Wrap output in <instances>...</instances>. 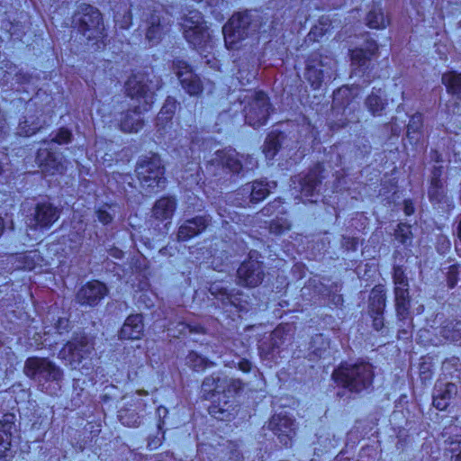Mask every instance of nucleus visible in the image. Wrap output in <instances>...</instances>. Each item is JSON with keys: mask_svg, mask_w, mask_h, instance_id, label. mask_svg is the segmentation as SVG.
Masks as SVG:
<instances>
[{"mask_svg": "<svg viewBox=\"0 0 461 461\" xmlns=\"http://www.w3.org/2000/svg\"><path fill=\"white\" fill-rule=\"evenodd\" d=\"M162 10H154L148 21V30L146 38L150 45L156 44L161 38V35L167 32L168 23L162 15Z\"/></svg>", "mask_w": 461, "mask_h": 461, "instance_id": "25", "label": "nucleus"}, {"mask_svg": "<svg viewBox=\"0 0 461 461\" xmlns=\"http://www.w3.org/2000/svg\"><path fill=\"white\" fill-rule=\"evenodd\" d=\"M378 50V45L375 41L366 42V49H355L351 50V60L354 66H358L359 68L366 67V63L375 55Z\"/></svg>", "mask_w": 461, "mask_h": 461, "instance_id": "31", "label": "nucleus"}, {"mask_svg": "<svg viewBox=\"0 0 461 461\" xmlns=\"http://www.w3.org/2000/svg\"><path fill=\"white\" fill-rule=\"evenodd\" d=\"M394 284L395 309L398 316L408 314L410 307L409 281L402 267L394 266L393 273Z\"/></svg>", "mask_w": 461, "mask_h": 461, "instance_id": "14", "label": "nucleus"}, {"mask_svg": "<svg viewBox=\"0 0 461 461\" xmlns=\"http://www.w3.org/2000/svg\"><path fill=\"white\" fill-rule=\"evenodd\" d=\"M173 68L180 81L181 86L188 95L196 96L202 94L203 89L202 80L187 62L182 59H176L173 62Z\"/></svg>", "mask_w": 461, "mask_h": 461, "instance_id": "15", "label": "nucleus"}, {"mask_svg": "<svg viewBox=\"0 0 461 461\" xmlns=\"http://www.w3.org/2000/svg\"><path fill=\"white\" fill-rule=\"evenodd\" d=\"M71 140V131L66 128H60L50 141H45L44 143L47 144L48 147H50L54 143L59 145L68 144ZM36 161L41 167L42 171L50 175H54L56 173L61 174L66 169V160L64 158L50 151V148L39 149L36 156Z\"/></svg>", "mask_w": 461, "mask_h": 461, "instance_id": "6", "label": "nucleus"}, {"mask_svg": "<svg viewBox=\"0 0 461 461\" xmlns=\"http://www.w3.org/2000/svg\"><path fill=\"white\" fill-rule=\"evenodd\" d=\"M358 241L357 239H345V242L343 243L344 246H347L348 249H351L355 250L357 247Z\"/></svg>", "mask_w": 461, "mask_h": 461, "instance_id": "55", "label": "nucleus"}, {"mask_svg": "<svg viewBox=\"0 0 461 461\" xmlns=\"http://www.w3.org/2000/svg\"><path fill=\"white\" fill-rule=\"evenodd\" d=\"M455 321H456V323L453 325L454 331H453L451 338L453 339H457L461 338V319L460 320L456 319Z\"/></svg>", "mask_w": 461, "mask_h": 461, "instance_id": "54", "label": "nucleus"}, {"mask_svg": "<svg viewBox=\"0 0 461 461\" xmlns=\"http://www.w3.org/2000/svg\"><path fill=\"white\" fill-rule=\"evenodd\" d=\"M264 216H270L275 213L276 214H284L285 212V208L283 206V202L281 199H276L273 202L269 203L267 206H265L261 212Z\"/></svg>", "mask_w": 461, "mask_h": 461, "instance_id": "47", "label": "nucleus"}, {"mask_svg": "<svg viewBox=\"0 0 461 461\" xmlns=\"http://www.w3.org/2000/svg\"><path fill=\"white\" fill-rule=\"evenodd\" d=\"M68 322H69V319H67V318H64V319H58V324H57V330L59 331V333H62V331H60V329L61 327H65L67 328L68 326Z\"/></svg>", "mask_w": 461, "mask_h": 461, "instance_id": "57", "label": "nucleus"}, {"mask_svg": "<svg viewBox=\"0 0 461 461\" xmlns=\"http://www.w3.org/2000/svg\"><path fill=\"white\" fill-rule=\"evenodd\" d=\"M95 213L98 221L102 224L108 225L113 221L116 213V205L105 203L100 206Z\"/></svg>", "mask_w": 461, "mask_h": 461, "instance_id": "40", "label": "nucleus"}, {"mask_svg": "<svg viewBox=\"0 0 461 461\" xmlns=\"http://www.w3.org/2000/svg\"><path fill=\"white\" fill-rule=\"evenodd\" d=\"M268 428L277 435L281 443L287 446L294 432V420L286 415L276 414L270 419Z\"/></svg>", "mask_w": 461, "mask_h": 461, "instance_id": "23", "label": "nucleus"}, {"mask_svg": "<svg viewBox=\"0 0 461 461\" xmlns=\"http://www.w3.org/2000/svg\"><path fill=\"white\" fill-rule=\"evenodd\" d=\"M242 388L243 383L240 379L214 373L203 379L201 393L204 400L212 401L209 412L218 420H229L237 407L235 396Z\"/></svg>", "mask_w": 461, "mask_h": 461, "instance_id": "1", "label": "nucleus"}, {"mask_svg": "<svg viewBox=\"0 0 461 461\" xmlns=\"http://www.w3.org/2000/svg\"><path fill=\"white\" fill-rule=\"evenodd\" d=\"M125 92L137 104L121 114L119 127L122 132L136 133L143 128L141 114L151 109L155 101V92L148 85L144 74L132 75L125 83Z\"/></svg>", "mask_w": 461, "mask_h": 461, "instance_id": "2", "label": "nucleus"}, {"mask_svg": "<svg viewBox=\"0 0 461 461\" xmlns=\"http://www.w3.org/2000/svg\"><path fill=\"white\" fill-rule=\"evenodd\" d=\"M94 349L93 339L83 334L68 342L59 355L71 364H79L84 358L88 357Z\"/></svg>", "mask_w": 461, "mask_h": 461, "instance_id": "12", "label": "nucleus"}, {"mask_svg": "<svg viewBox=\"0 0 461 461\" xmlns=\"http://www.w3.org/2000/svg\"><path fill=\"white\" fill-rule=\"evenodd\" d=\"M258 24L252 22L249 12L234 14L222 27L226 48L238 49V44L256 32Z\"/></svg>", "mask_w": 461, "mask_h": 461, "instance_id": "7", "label": "nucleus"}, {"mask_svg": "<svg viewBox=\"0 0 461 461\" xmlns=\"http://www.w3.org/2000/svg\"><path fill=\"white\" fill-rule=\"evenodd\" d=\"M374 376L373 366L368 362L341 364L332 373V378L338 385L355 393L369 389L373 384Z\"/></svg>", "mask_w": 461, "mask_h": 461, "instance_id": "4", "label": "nucleus"}, {"mask_svg": "<svg viewBox=\"0 0 461 461\" xmlns=\"http://www.w3.org/2000/svg\"><path fill=\"white\" fill-rule=\"evenodd\" d=\"M23 372L29 378L39 382H59L63 377L62 370L45 357H28L24 364Z\"/></svg>", "mask_w": 461, "mask_h": 461, "instance_id": "9", "label": "nucleus"}, {"mask_svg": "<svg viewBox=\"0 0 461 461\" xmlns=\"http://www.w3.org/2000/svg\"><path fill=\"white\" fill-rule=\"evenodd\" d=\"M384 93L382 89L374 88L372 93L366 99V105L368 111L374 115H381L387 103L384 98Z\"/></svg>", "mask_w": 461, "mask_h": 461, "instance_id": "33", "label": "nucleus"}, {"mask_svg": "<svg viewBox=\"0 0 461 461\" xmlns=\"http://www.w3.org/2000/svg\"><path fill=\"white\" fill-rule=\"evenodd\" d=\"M182 27L186 41L203 56L204 62L210 68L219 70L221 63L212 53L213 41L201 13L190 11L184 17Z\"/></svg>", "mask_w": 461, "mask_h": 461, "instance_id": "3", "label": "nucleus"}, {"mask_svg": "<svg viewBox=\"0 0 461 461\" xmlns=\"http://www.w3.org/2000/svg\"><path fill=\"white\" fill-rule=\"evenodd\" d=\"M456 393L457 387L454 383L438 382L433 393V406L439 411H445Z\"/></svg>", "mask_w": 461, "mask_h": 461, "instance_id": "24", "label": "nucleus"}, {"mask_svg": "<svg viewBox=\"0 0 461 461\" xmlns=\"http://www.w3.org/2000/svg\"><path fill=\"white\" fill-rule=\"evenodd\" d=\"M136 171L140 185L147 193H157L165 188V169L158 155L141 159Z\"/></svg>", "mask_w": 461, "mask_h": 461, "instance_id": "5", "label": "nucleus"}, {"mask_svg": "<svg viewBox=\"0 0 461 461\" xmlns=\"http://www.w3.org/2000/svg\"><path fill=\"white\" fill-rule=\"evenodd\" d=\"M443 175V167L442 166H435L431 170V176L429 183L435 182H444L441 178Z\"/></svg>", "mask_w": 461, "mask_h": 461, "instance_id": "52", "label": "nucleus"}, {"mask_svg": "<svg viewBox=\"0 0 461 461\" xmlns=\"http://www.w3.org/2000/svg\"><path fill=\"white\" fill-rule=\"evenodd\" d=\"M187 364L194 369L198 371L206 366L205 359L199 356L196 352L191 351L186 357Z\"/></svg>", "mask_w": 461, "mask_h": 461, "instance_id": "49", "label": "nucleus"}, {"mask_svg": "<svg viewBox=\"0 0 461 461\" xmlns=\"http://www.w3.org/2000/svg\"><path fill=\"white\" fill-rule=\"evenodd\" d=\"M238 368L243 373H249L251 371L252 364L249 360L242 358L238 362Z\"/></svg>", "mask_w": 461, "mask_h": 461, "instance_id": "53", "label": "nucleus"}, {"mask_svg": "<svg viewBox=\"0 0 461 461\" xmlns=\"http://www.w3.org/2000/svg\"><path fill=\"white\" fill-rule=\"evenodd\" d=\"M144 331L142 319H125L119 332L121 339H140Z\"/></svg>", "mask_w": 461, "mask_h": 461, "instance_id": "30", "label": "nucleus"}, {"mask_svg": "<svg viewBox=\"0 0 461 461\" xmlns=\"http://www.w3.org/2000/svg\"><path fill=\"white\" fill-rule=\"evenodd\" d=\"M19 260L21 262L20 268L33 270L37 266L41 265L42 258L37 250H33L19 256Z\"/></svg>", "mask_w": 461, "mask_h": 461, "instance_id": "39", "label": "nucleus"}, {"mask_svg": "<svg viewBox=\"0 0 461 461\" xmlns=\"http://www.w3.org/2000/svg\"><path fill=\"white\" fill-rule=\"evenodd\" d=\"M404 212L406 215H411L414 212V206L411 201H404Z\"/></svg>", "mask_w": 461, "mask_h": 461, "instance_id": "56", "label": "nucleus"}, {"mask_svg": "<svg viewBox=\"0 0 461 461\" xmlns=\"http://www.w3.org/2000/svg\"><path fill=\"white\" fill-rule=\"evenodd\" d=\"M330 342L322 334H316L312 338L311 349L312 352L321 357L324 351L329 348Z\"/></svg>", "mask_w": 461, "mask_h": 461, "instance_id": "43", "label": "nucleus"}, {"mask_svg": "<svg viewBox=\"0 0 461 461\" xmlns=\"http://www.w3.org/2000/svg\"><path fill=\"white\" fill-rule=\"evenodd\" d=\"M112 255L116 258H121L123 255V252L120 249H114V251L112 253Z\"/></svg>", "mask_w": 461, "mask_h": 461, "instance_id": "59", "label": "nucleus"}, {"mask_svg": "<svg viewBox=\"0 0 461 461\" xmlns=\"http://www.w3.org/2000/svg\"><path fill=\"white\" fill-rule=\"evenodd\" d=\"M5 226H4V220L2 216L0 215V236L2 235L4 231Z\"/></svg>", "mask_w": 461, "mask_h": 461, "instance_id": "63", "label": "nucleus"}, {"mask_svg": "<svg viewBox=\"0 0 461 461\" xmlns=\"http://www.w3.org/2000/svg\"><path fill=\"white\" fill-rule=\"evenodd\" d=\"M117 176H118L119 178L128 177V176H122V175H121V174H119V173H117V174L115 175V174L113 173V178L114 180H116V181H118Z\"/></svg>", "mask_w": 461, "mask_h": 461, "instance_id": "64", "label": "nucleus"}, {"mask_svg": "<svg viewBox=\"0 0 461 461\" xmlns=\"http://www.w3.org/2000/svg\"><path fill=\"white\" fill-rule=\"evenodd\" d=\"M108 293L105 284L93 280L84 285L77 293L76 300L81 305L95 306Z\"/></svg>", "mask_w": 461, "mask_h": 461, "instance_id": "18", "label": "nucleus"}, {"mask_svg": "<svg viewBox=\"0 0 461 461\" xmlns=\"http://www.w3.org/2000/svg\"><path fill=\"white\" fill-rule=\"evenodd\" d=\"M270 185L264 180H256L247 184L241 189L243 194H249V202L258 203L263 201L270 193Z\"/></svg>", "mask_w": 461, "mask_h": 461, "instance_id": "29", "label": "nucleus"}, {"mask_svg": "<svg viewBox=\"0 0 461 461\" xmlns=\"http://www.w3.org/2000/svg\"><path fill=\"white\" fill-rule=\"evenodd\" d=\"M323 170L322 165L318 163L307 175L300 179L301 191L306 196H312L317 186L321 184Z\"/></svg>", "mask_w": 461, "mask_h": 461, "instance_id": "28", "label": "nucleus"}, {"mask_svg": "<svg viewBox=\"0 0 461 461\" xmlns=\"http://www.w3.org/2000/svg\"><path fill=\"white\" fill-rule=\"evenodd\" d=\"M239 284L247 287H256L261 284L264 277L263 264L252 259L244 261L237 270Z\"/></svg>", "mask_w": 461, "mask_h": 461, "instance_id": "17", "label": "nucleus"}, {"mask_svg": "<svg viewBox=\"0 0 461 461\" xmlns=\"http://www.w3.org/2000/svg\"><path fill=\"white\" fill-rule=\"evenodd\" d=\"M290 223L286 219L277 218L273 220L269 225V231L276 235H281L290 230Z\"/></svg>", "mask_w": 461, "mask_h": 461, "instance_id": "46", "label": "nucleus"}, {"mask_svg": "<svg viewBox=\"0 0 461 461\" xmlns=\"http://www.w3.org/2000/svg\"><path fill=\"white\" fill-rule=\"evenodd\" d=\"M176 210V201L172 197H162L153 206V215L158 220L171 219Z\"/></svg>", "mask_w": 461, "mask_h": 461, "instance_id": "32", "label": "nucleus"}, {"mask_svg": "<svg viewBox=\"0 0 461 461\" xmlns=\"http://www.w3.org/2000/svg\"><path fill=\"white\" fill-rule=\"evenodd\" d=\"M208 222L209 220L205 216H197L185 221L178 229L177 240L186 241L195 237L206 229Z\"/></svg>", "mask_w": 461, "mask_h": 461, "instance_id": "27", "label": "nucleus"}, {"mask_svg": "<svg viewBox=\"0 0 461 461\" xmlns=\"http://www.w3.org/2000/svg\"><path fill=\"white\" fill-rule=\"evenodd\" d=\"M177 103L175 98L168 96L160 109L157 120V131L164 136L172 127V118L176 113Z\"/></svg>", "mask_w": 461, "mask_h": 461, "instance_id": "26", "label": "nucleus"}, {"mask_svg": "<svg viewBox=\"0 0 461 461\" xmlns=\"http://www.w3.org/2000/svg\"><path fill=\"white\" fill-rule=\"evenodd\" d=\"M14 431H15V415L5 413L0 418V461L6 459Z\"/></svg>", "mask_w": 461, "mask_h": 461, "instance_id": "22", "label": "nucleus"}, {"mask_svg": "<svg viewBox=\"0 0 461 461\" xmlns=\"http://www.w3.org/2000/svg\"><path fill=\"white\" fill-rule=\"evenodd\" d=\"M249 100L244 109L246 122L254 128L265 125L272 109L268 96L258 91L251 95Z\"/></svg>", "mask_w": 461, "mask_h": 461, "instance_id": "10", "label": "nucleus"}, {"mask_svg": "<svg viewBox=\"0 0 461 461\" xmlns=\"http://www.w3.org/2000/svg\"><path fill=\"white\" fill-rule=\"evenodd\" d=\"M59 218V211L50 203H41L36 205L33 219L29 227L33 230L49 229Z\"/></svg>", "mask_w": 461, "mask_h": 461, "instance_id": "20", "label": "nucleus"}, {"mask_svg": "<svg viewBox=\"0 0 461 461\" xmlns=\"http://www.w3.org/2000/svg\"><path fill=\"white\" fill-rule=\"evenodd\" d=\"M383 320L384 319H374V325L375 327L377 326H383Z\"/></svg>", "mask_w": 461, "mask_h": 461, "instance_id": "61", "label": "nucleus"}, {"mask_svg": "<svg viewBox=\"0 0 461 461\" xmlns=\"http://www.w3.org/2000/svg\"><path fill=\"white\" fill-rule=\"evenodd\" d=\"M334 300H336V302H335L336 304H340L343 302V299H342L341 295L334 296Z\"/></svg>", "mask_w": 461, "mask_h": 461, "instance_id": "62", "label": "nucleus"}, {"mask_svg": "<svg viewBox=\"0 0 461 461\" xmlns=\"http://www.w3.org/2000/svg\"><path fill=\"white\" fill-rule=\"evenodd\" d=\"M210 294L217 300L221 302L223 307H234L238 312L248 311V295L240 290H229L226 284L222 281L212 283L209 287Z\"/></svg>", "mask_w": 461, "mask_h": 461, "instance_id": "11", "label": "nucleus"}, {"mask_svg": "<svg viewBox=\"0 0 461 461\" xmlns=\"http://www.w3.org/2000/svg\"><path fill=\"white\" fill-rule=\"evenodd\" d=\"M156 447H157V442H155L154 440L153 441H149L148 443V448L149 449L152 450V449H154Z\"/></svg>", "mask_w": 461, "mask_h": 461, "instance_id": "60", "label": "nucleus"}, {"mask_svg": "<svg viewBox=\"0 0 461 461\" xmlns=\"http://www.w3.org/2000/svg\"><path fill=\"white\" fill-rule=\"evenodd\" d=\"M293 339L292 326L281 324L277 326L267 337H264L258 342V351L261 357L274 359L281 357Z\"/></svg>", "mask_w": 461, "mask_h": 461, "instance_id": "8", "label": "nucleus"}, {"mask_svg": "<svg viewBox=\"0 0 461 461\" xmlns=\"http://www.w3.org/2000/svg\"><path fill=\"white\" fill-rule=\"evenodd\" d=\"M131 14L127 11L122 16L119 14L114 15V22L121 29H128L131 24Z\"/></svg>", "mask_w": 461, "mask_h": 461, "instance_id": "51", "label": "nucleus"}, {"mask_svg": "<svg viewBox=\"0 0 461 461\" xmlns=\"http://www.w3.org/2000/svg\"><path fill=\"white\" fill-rule=\"evenodd\" d=\"M442 83L447 93L452 95V100L447 104L448 113L461 114V73L449 71L442 75Z\"/></svg>", "mask_w": 461, "mask_h": 461, "instance_id": "19", "label": "nucleus"}, {"mask_svg": "<svg viewBox=\"0 0 461 461\" xmlns=\"http://www.w3.org/2000/svg\"><path fill=\"white\" fill-rule=\"evenodd\" d=\"M367 25L373 29H384L389 24V20L381 8L372 9L366 16Z\"/></svg>", "mask_w": 461, "mask_h": 461, "instance_id": "38", "label": "nucleus"}, {"mask_svg": "<svg viewBox=\"0 0 461 461\" xmlns=\"http://www.w3.org/2000/svg\"><path fill=\"white\" fill-rule=\"evenodd\" d=\"M429 201L434 204L447 203V189L444 182L429 183L428 189Z\"/></svg>", "mask_w": 461, "mask_h": 461, "instance_id": "37", "label": "nucleus"}, {"mask_svg": "<svg viewBox=\"0 0 461 461\" xmlns=\"http://www.w3.org/2000/svg\"><path fill=\"white\" fill-rule=\"evenodd\" d=\"M213 166L227 168L232 173H240L243 167L240 156L234 149L216 150L214 158L207 161L206 169Z\"/></svg>", "mask_w": 461, "mask_h": 461, "instance_id": "21", "label": "nucleus"}, {"mask_svg": "<svg viewBox=\"0 0 461 461\" xmlns=\"http://www.w3.org/2000/svg\"><path fill=\"white\" fill-rule=\"evenodd\" d=\"M285 136L282 132L271 131L265 141L263 152L267 159H272L277 153L284 141Z\"/></svg>", "mask_w": 461, "mask_h": 461, "instance_id": "35", "label": "nucleus"}, {"mask_svg": "<svg viewBox=\"0 0 461 461\" xmlns=\"http://www.w3.org/2000/svg\"><path fill=\"white\" fill-rule=\"evenodd\" d=\"M395 239L402 245H409L412 240V233L411 225L405 223H399L395 230Z\"/></svg>", "mask_w": 461, "mask_h": 461, "instance_id": "44", "label": "nucleus"}, {"mask_svg": "<svg viewBox=\"0 0 461 461\" xmlns=\"http://www.w3.org/2000/svg\"><path fill=\"white\" fill-rule=\"evenodd\" d=\"M369 308L372 314L379 316L384 313L385 307V294L382 287H375L370 294Z\"/></svg>", "mask_w": 461, "mask_h": 461, "instance_id": "36", "label": "nucleus"}, {"mask_svg": "<svg viewBox=\"0 0 461 461\" xmlns=\"http://www.w3.org/2000/svg\"><path fill=\"white\" fill-rule=\"evenodd\" d=\"M41 128L38 120H30L25 117L23 121L20 122L17 134L20 136H31Z\"/></svg>", "mask_w": 461, "mask_h": 461, "instance_id": "42", "label": "nucleus"}, {"mask_svg": "<svg viewBox=\"0 0 461 461\" xmlns=\"http://www.w3.org/2000/svg\"><path fill=\"white\" fill-rule=\"evenodd\" d=\"M305 78L314 89H318L325 80L335 78L334 62L319 60L315 64L310 61L306 66Z\"/></svg>", "mask_w": 461, "mask_h": 461, "instance_id": "16", "label": "nucleus"}, {"mask_svg": "<svg viewBox=\"0 0 461 461\" xmlns=\"http://www.w3.org/2000/svg\"><path fill=\"white\" fill-rule=\"evenodd\" d=\"M330 23L328 19L321 17L319 21V25H315L312 28L309 37L314 41H317L318 38L322 37L329 30Z\"/></svg>", "mask_w": 461, "mask_h": 461, "instance_id": "48", "label": "nucleus"}, {"mask_svg": "<svg viewBox=\"0 0 461 461\" xmlns=\"http://www.w3.org/2000/svg\"><path fill=\"white\" fill-rule=\"evenodd\" d=\"M459 269L456 265H452L447 272V283L449 288H454L458 283Z\"/></svg>", "mask_w": 461, "mask_h": 461, "instance_id": "50", "label": "nucleus"}, {"mask_svg": "<svg viewBox=\"0 0 461 461\" xmlns=\"http://www.w3.org/2000/svg\"><path fill=\"white\" fill-rule=\"evenodd\" d=\"M431 159L437 163L442 162L441 154L437 150L431 151Z\"/></svg>", "mask_w": 461, "mask_h": 461, "instance_id": "58", "label": "nucleus"}, {"mask_svg": "<svg viewBox=\"0 0 461 461\" xmlns=\"http://www.w3.org/2000/svg\"><path fill=\"white\" fill-rule=\"evenodd\" d=\"M0 176L5 179V184H7L12 178L14 177V171L11 168L9 158L7 154L2 152L0 153Z\"/></svg>", "mask_w": 461, "mask_h": 461, "instance_id": "45", "label": "nucleus"}, {"mask_svg": "<svg viewBox=\"0 0 461 461\" xmlns=\"http://www.w3.org/2000/svg\"><path fill=\"white\" fill-rule=\"evenodd\" d=\"M118 418L122 424L127 427H138L140 424V417L135 411L122 409Z\"/></svg>", "mask_w": 461, "mask_h": 461, "instance_id": "41", "label": "nucleus"}, {"mask_svg": "<svg viewBox=\"0 0 461 461\" xmlns=\"http://www.w3.org/2000/svg\"><path fill=\"white\" fill-rule=\"evenodd\" d=\"M423 128V116L416 113L410 118L407 125V138L412 143H417L421 140Z\"/></svg>", "mask_w": 461, "mask_h": 461, "instance_id": "34", "label": "nucleus"}, {"mask_svg": "<svg viewBox=\"0 0 461 461\" xmlns=\"http://www.w3.org/2000/svg\"><path fill=\"white\" fill-rule=\"evenodd\" d=\"M83 14L78 19L79 31L87 40L98 39L103 34V20L99 10L90 5H84Z\"/></svg>", "mask_w": 461, "mask_h": 461, "instance_id": "13", "label": "nucleus"}]
</instances>
